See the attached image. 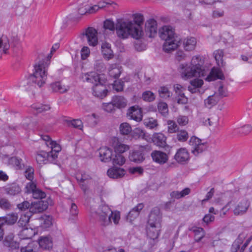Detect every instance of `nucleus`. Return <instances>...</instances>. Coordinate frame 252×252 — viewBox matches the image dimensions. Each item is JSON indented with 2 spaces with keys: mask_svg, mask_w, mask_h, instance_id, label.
<instances>
[{
  "mask_svg": "<svg viewBox=\"0 0 252 252\" xmlns=\"http://www.w3.org/2000/svg\"><path fill=\"white\" fill-rule=\"evenodd\" d=\"M94 217L100 225L103 226H107L111 223V216L95 215H92Z\"/></svg>",
  "mask_w": 252,
  "mask_h": 252,
  "instance_id": "c85d7f7f",
  "label": "nucleus"
},
{
  "mask_svg": "<svg viewBox=\"0 0 252 252\" xmlns=\"http://www.w3.org/2000/svg\"><path fill=\"white\" fill-rule=\"evenodd\" d=\"M158 111L163 115H165L168 112L167 104L163 102H160L158 104Z\"/></svg>",
  "mask_w": 252,
  "mask_h": 252,
  "instance_id": "052dcab7",
  "label": "nucleus"
},
{
  "mask_svg": "<svg viewBox=\"0 0 252 252\" xmlns=\"http://www.w3.org/2000/svg\"><path fill=\"white\" fill-rule=\"evenodd\" d=\"M82 79L84 81H86L88 83H92L94 86L100 83L102 81L100 79V76L99 74L95 72H90L85 74L82 77Z\"/></svg>",
  "mask_w": 252,
  "mask_h": 252,
  "instance_id": "a211bd4d",
  "label": "nucleus"
},
{
  "mask_svg": "<svg viewBox=\"0 0 252 252\" xmlns=\"http://www.w3.org/2000/svg\"><path fill=\"white\" fill-rule=\"evenodd\" d=\"M219 99L217 96L215 95H210L204 100V104L205 106L208 108H212L218 102Z\"/></svg>",
  "mask_w": 252,
  "mask_h": 252,
  "instance_id": "37998d69",
  "label": "nucleus"
},
{
  "mask_svg": "<svg viewBox=\"0 0 252 252\" xmlns=\"http://www.w3.org/2000/svg\"><path fill=\"white\" fill-rule=\"evenodd\" d=\"M17 219L18 215L16 213L9 214L6 216L0 217V223L3 225L5 223L12 225L17 221Z\"/></svg>",
  "mask_w": 252,
  "mask_h": 252,
  "instance_id": "bb28decb",
  "label": "nucleus"
},
{
  "mask_svg": "<svg viewBox=\"0 0 252 252\" xmlns=\"http://www.w3.org/2000/svg\"><path fill=\"white\" fill-rule=\"evenodd\" d=\"M94 67L97 71L99 72L104 71L106 68L105 64L101 60H96L95 62Z\"/></svg>",
  "mask_w": 252,
  "mask_h": 252,
  "instance_id": "680f3d73",
  "label": "nucleus"
},
{
  "mask_svg": "<svg viewBox=\"0 0 252 252\" xmlns=\"http://www.w3.org/2000/svg\"><path fill=\"white\" fill-rule=\"evenodd\" d=\"M49 146H50L51 148V151L48 152V153L50 156L55 155V157H53V160L54 164H57L58 154L61 151V147L58 144L54 141H50Z\"/></svg>",
  "mask_w": 252,
  "mask_h": 252,
  "instance_id": "393cba45",
  "label": "nucleus"
},
{
  "mask_svg": "<svg viewBox=\"0 0 252 252\" xmlns=\"http://www.w3.org/2000/svg\"><path fill=\"white\" fill-rule=\"evenodd\" d=\"M247 234L245 233L240 234L237 239L235 241L232 245V251L236 252L238 250L240 249V245L243 242L244 240L246 238Z\"/></svg>",
  "mask_w": 252,
  "mask_h": 252,
  "instance_id": "58836bf2",
  "label": "nucleus"
},
{
  "mask_svg": "<svg viewBox=\"0 0 252 252\" xmlns=\"http://www.w3.org/2000/svg\"><path fill=\"white\" fill-rule=\"evenodd\" d=\"M14 235L12 233L7 234L3 241L4 245L8 247L11 248H16L18 247V244L13 241Z\"/></svg>",
  "mask_w": 252,
  "mask_h": 252,
  "instance_id": "c9c22d12",
  "label": "nucleus"
},
{
  "mask_svg": "<svg viewBox=\"0 0 252 252\" xmlns=\"http://www.w3.org/2000/svg\"><path fill=\"white\" fill-rule=\"evenodd\" d=\"M54 157L55 155L50 156L48 152H46L44 151H40L37 153L35 156V159L37 162L40 164L46 163V161H48L54 163L53 157Z\"/></svg>",
  "mask_w": 252,
  "mask_h": 252,
  "instance_id": "ddd939ff",
  "label": "nucleus"
},
{
  "mask_svg": "<svg viewBox=\"0 0 252 252\" xmlns=\"http://www.w3.org/2000/svg\"><path fill=\"white\" fill-rule=\"evenodd\" d=\"M196 44V39L189 37L185 39L183 41V47L185 50L189 51L194 49Z\"/></svg>",
  "mask_w": 252,
  "mask_h": 252,
  "instance_id": "473e14b6",
  "label": "nucleus"
},
{
  "mask_svg": "<svg viewBox=\"0 0 252 252\" xmlns=\"http://www.w3.org/2000/svg\"><path fill=\"white\" fill-rule=\"evenodd\" d=\"M144 124L145 126L150 129L154 128L158 126L157 120L153 118H149L144 120Z\"/></svg>",
  "mask_w": 252,
  "mask_h": 252,
  "instance_id": "4d7b16f0",
  "label": "nucleus"
},
{
  "mask_svg": "<svg viewBox=\"0 0 252 252\" xmlns=\"http://www.w3.org/2000/svg\"><path fill=\"white\" fill-rule=\"evenodd\" d=\"M25 192L28 193H32L35 199H43L46 197V193L36 188L33 182L28 183L25 188Z\"/></svg>",
  "mask_w": 252,
  "mask_h": 252,
  "instance_id": "1a4fd4ad",
  "label": "nucleus"
},
{
  "mask_svg": "<svg viewBox=\"0 0 252 252\" xmlns=\"http://www.w3.org/2000/svg\"><path fill=\"white\" fill-rule=\"evenodd\" d=\"M70 213L71 216L72 217V219H74L78 214V210L77 205L74 203H71L70 207Z\"/></svg>",
  "mask_w": 252,
  "mask_h": 252,
  "instance_id": "69168bd1",
  "label": "nucleus"
},
{
  "mask_svg": "<svg viewBox=\"0 0 252 252\" xmlns=\"http://www.w3.org/2000/svg\"><path fill=\"white\" fill-rule=\"evenodd\" d=\"M52 90L54 92H58L61 94L66 92L69 89L68 86L62 85L61 82H56L51 84Z\"/></svg>",
  "mask_w": 252,
  "mask_h": 252,
  "instance_id": "72a5a7b5",
  "label": "nucleus"
},
{
  "mask_svg": "<svg viewBox=\"0 0 252 252\" xmlns=\"http://www.w3.org/2000/svg\"><path fill=\"white\" fill-rule=\"evenodd\" d=\"M235 130L242 135H247L252 132V126L251 125H245L235 129Z\"/></svg>",
  "mask_w": 252,
  "mask_h": 252,
  "instance_id": "49530a36",
  "label": "nucleus"
},
{
  "mask_svg": "<svg viewBox=\"0 0 252 252\" xmlns=\"http://www.w3.org/2000/svg\"><path fill=\"white\" fill-rule=\"evenodd\" d=\"M101 50L102 56L105 59L108 61L113 58L114 55L109 43L106 42L102 43Z\"/></svg>",
  "mask_w": 252,
  "mask_h": 252,
  "instance_id": "412c9836",
  "label": "nucleus"
},
{
  "mask_svg": "<svg viewBox=\"0 0 252 252\" xmlns=\"http://www.w3.org/2000/svg\"><path fill=\"white\" fill-rule=\"evenodd\" d=\"M34 246L33 243H29L27 246L21 248V252H33Z\"/></svg>",
  "mask_w": 252,
  "mask_h": 252,
  "instance_id": "774afa93",
  "label": "nucleus"
},
{
  "mask_svg": "<svg viewBox=\"0 0 252 252\" xmlns=\"http://www.w3.org/2000/svg\"><path fill=\"white\" fill-rule=\"evenodd\" d=\"M158 93L161 97L167 98L170 96L171 93L168 88L165 87H161L158 90Z\"/></svg>",
  "mask_w": 252,
  "mask_h": 252,
  "instance_id": "13d9d810",
  "label": "nucleus"
},
{
  "mask_svg": "<svg viewBox=\"0 0 252 252\" xmlns=\"http://www.w3.org/2000/svg\"><path fill=\"white\" fill-rule=\"evenodd\" d=\"M126 174V171L121 168L112 167L107 171L108 176L113 179H118L123 177Z\"/></svg>",
  "mask_w": 252,
  "mask_h": 252,
  "instance_id": "4be33fe9",
  "label": "nucleus"
},
{
  "mask_svg": "<svg viewBox=\"0 0 252 252\" xmlns=\"http://www.w3.org/2000/svg\"><path fill=\"white\" fill-rule=\"evenodd\" d=\"M129 160L134 162H141L144 160L142 153L139 151H136L131 153L129 156Z\"/></svg>",
  "mask_w": 252,
  "mask_h": 252,
  "instance_id": "a19ab883",
  "label": "nucleus"
},
{
  "mask_svg": "<svg viewBox=\"0 0 252 252\" xmlns=\"http://www.w3.org/2000/svg\"><path fill=\"white\" fill-rule=\"evenodd\" d=\"M153 143L159 147L164 148L167 146L166 137L161 133H155L152 137Z\"/></svg>",
  "mask_w": 252,
  "mask_h": 252,
  "instance_id": "aec40b11",
  "label": "nucleus"
},
{
  "mask_svg": "<svg viewBox=\"0 0 252 252\" xmlns=\"http://www.w3.org/2000/svg\"><path fill=\"white\" fill-rule=\"evenodd\" d=\"M69 123L73 126V127L78 128L79 129H82L83 127V124L81 120L79 119L73 120L69 121Z\"/></svg>",
  "mask_w": 252,
  "mask_h": 252,
  "instance_id": "338daca9",
  "label": "nucleus"
},
{
  "mask_svg": "<svg viewBox=\"0 0 252 252\" xmlns=\"http://www.w3.org/2000/svg\"><path fill=\"white\" fill-rule=\"evenodd\" d=\"M190 192V189L187 188L181 191H173L170 193V195L172 198L180 199L187 195L189 194Z\"/></svg>",
  "mask_w": 252,
  "mask_h": 252,
  "instance_id": "4c0bfd02",
  "label": "nucleus"
},
{
  "mask_svg": "<svg viewBox=\"0 0 252 252\" xmlns=\"http://www.w3.org/2000/svg\"><path fill=\"white\" fill-rule=\"evenodd\" d=\"M103 28L105 30H109L111 31L116 30V24L110 20H106L103 23Z\"/></svg>",
  "mask_w": 252,
  "mask_h": 252,
  "instance_id": "bf43d9fd",
  "label": "nucleus"
},
{
  "mask_svg": "<svg viewBox=\"0 0 252 252\" xmlns=\"http://www.w3.org/2000/svg\"><path fill=\"white\" fill-rule=\"evenodd\" d=\"M167 124L168 125V131L169 133H173L177 132L179 130V127L174 121L168 120Z\"/></svg>",
  "mask_w": 252,
  "mask_h": 252,
  "instance_id": "5fc2aeb1",
  "label": "nucleus"
},
{
  "mask_svg": "<svg viewBox=\"0 0 252 252\" xmlns=\"http://www.w3.org/2000/svg\"><path fill=\"white\" fill-rule=\"evenodd\" d=\"M39 246L44 250H50L53 247V242L50 236H41L38 239Z\"/></svg>",
  "mask_w": 252,
  "mask_h": 252,
  "instance_id": "5701e85b",
  "label": "nucleus"
},
{
  "mask_svg": "<svg viewBox=\"0 0 252 252\" xmlns=\"http://www.w3.org/2000/svg\"><path fill=\"white\" fill-rule=\"evenodd\" d=\"M127 114L131 119L136 122H140L142 119V110L138 107H131L128 110Z\"/></svg>",
  "mask_w": 252,
  "mask_h": 252,
  "instance_id": "6ab92c4d",
  "label": "nucleus"
},
{
  "mask_svg": "<svg viewBox=\"0 0 252 252\" xmlns=\"http://www.w3.org/2000/svg\"><path fill=\"white\" fill-rule=\"evenodd\" d=\"M157 24L154 19H149L145 24V32L149 37H152L157 33Z\"/></svg>",
  "mask_w": 252,
  "mask_h": 252,
  "instance_id": "f8f14e48",
  "label": "nucleus"
},
{
  "mask_svg": "<svg viewBox=\"0 0 252 252\" xmlns=\"http://www.w3.org/2000/svg\"><path fill=\"white\" fill-rule=\"evenodd\" d=\"M153 160L158 163L162 164L167 162L168 160V155L160 151H154L151 154Z\"/></svg>",
  "mask_w": 252,
  "mask_h": 252,
  "instance_id": "2eb2a0df",
  "label": "nucleus"
},
{
  "mask_svg": "<svg viewBox=\"0 0 252 252\" xmlns=\"http://www.w3.org/2000/svg\"><path fill=\"white\" fill-rule=\"evenodd\" d=\"M120 131L123 135H127L131 131V127L130 125L127 123H123L120 126Z\"/></svg>",
  "mask_w": 252,
  "mask_h": 252,
  "instance_id": "3c124183",
  "label": "nucleus"
},
{
  "mask_svg": "<svg viewBox=\"0 0 252 252\" xmlns=\"http://www.w3.org/2000/svg\"><path fill=\"white\" fill-rule=\"evenodd\" d=\"M174 159L177 162L184 164L189 159V153L186 148H180L177 150Z\"/></svg>",
  "mask_w": 252,
  "mask_h": 252,
  "instance_id": "9b49d317",
  "label": "nucleus"
},
{
  "mask_svg": "<svg viewBox=\"0 0 252 252\" xmlns=\"http://www.w3.org/2000/svg\"><path fill=\"white\" fill-rule=\"evenodd\" d=\"M51 58V56L49 55L45 57L42 53L39 54L34 65L33 72L29 77V81L34 83L39 87L45 84Z\"/></svg>",
  "mask_w": 252,
  "mask_h": 252,
  "instance_id": "f257e3e1",
  "label": "nucleus"
},
{
  "mask_svg": "<svg viewBox=\"0 0 252 252\" xmlns=\"http://www.w3.org/2000/svg\"><path fill=\"white\" fill-rule=\"evenodd\" d=\"M162 215L159 209L154 208L149 216L147 235L153 240L157 238L160 233Z\"/></svg>",
  "mask_w": 252,
  "mask_h": 252,
  "instance_id": "39448f33",
  "label": "nucleus"
},
{
  "mask_svg": "<svg viewBox=\"0 0 252 252\" xmlns=\"http://www.w3.org/2000/svg\"><path fill=\"white\" fill-rule=\"evenodd\" d=\"M103 83L102 81L100 83L94 86L93 88L94 95L100 98L105 97L108 92L106 87L103 85Z\"/></svg>",
  "mask_w": 252,
  "mask_h": 252,
  "instance_id": "f3484780",
  "label": "nucleus"
},
{
  "mask_svg": "<svg viewBox=\"0 0 252 252\" xmlns=\"http://www.w3.org/2000/svg\"><path fill=\"white\" fill-rule=\"evenodd\" d=\"M5 192L10 195H16L21 192V189L19 185L13 183L9 185L4 188Z\"/></svg>",
  "mask_w": 252,
  "mask_h": 252,
  "instance_id": "2f4dec72",
  "label": "nucleus"
},
{
  "mask_svg": "<svg viewBox=\"0 0 252 252\" xmlns=\"http://www.w3.org/2000/svg\"><path fill=\"white\" fill-rule=\"evenodd\" d=\"M224 78V77L223 73L219 69L213 68L205 78V80L208 81H212L217 79L223 80Z\"/></svg>",
  "mask_w": 252,
  "mask_h": 252,
  "instance_id": "b1692460",
  "label": "nucleus"
},
{
  "mask_svg": "<svg viewBox=\"0 0 252 252\" xmlns=\"http://www.w3.org/2000/svg\"><path fill=\"white\" fill-rule=\"evenodd\" d=\"M102 215L111 216L112 219L115 224H118L120 219V213L118 211L113 212L106 205H101L97 211L92 213V215Z\"/></svg>",
  "mask_w": 252,
  "mask_h": 252,
  "instance_id": "423d86ee",
  "label": "nucleus"
},
{
  "mask_svg": "<svg viewBox=\"0 0 252 252\" xmlns=\"http://www.w3.org/2000/svg\"><path fill=\"white\" fill-rule=\"evenodd\" d=\"M33 109L36 111L37 113H41L44 111L49 110L50 107L47 105H43L41 104H34L32 106Z\"/></svg>",
  "mask_w": 252,
  "mask_h": 252,
  "instance_id": "864d4df0",
  "label": "nucleus"
},
{
  "mask_svg": "<svg viewBox=\"0 0 252 252\" xmlns=\"http://www.w3.org/2000/svg\"><path fill=\"white\" fill-rule=\"evenodd\" d=\"M134 21H132V24L134 26V28H136L140 32V38L143 35V31L141 25L143 24L144 21V18L143 15L137 13L134 14L132 15Z\"/></svg>",
  "mask_w": 252,
  "mask_h": 252,
  "instance_id": "cd10ccee",
  "label": "nucleus"
},
{
  "mask_svg": "<svg viewBox=\"0 0 252 252\" xmlns=\"http://www.w3.org/2000/svg\"><path fill=\"white\" fill-rule=\"evenodd\" d=\"M8 162L10 164L14 166L17 169H22L25 165L22 159L14 157L9 159Z\"/></svg>",
  "mask_w": 252,
  "mask_h": 252,
  "instance_id": "ea45409f",
  "label": "nucleus"
},
{
  "mask_svg": "<svg viewBox=\"0 0 252 252\" xmlns=\"http://www.w3.org/2000/svg\"><path fill=\"white\" fill-rule=\"evenodd\" d=\"M189 230L194 233V241L196 243L200 242L205 237V232L201 227L193 226Z\"/></svg>",
  "mask_w": 252,
  "mask_h": 252,
  "instance_id": "a878e982",
  "label": "nucleus"
},
{
  "mask_svg": "<svg viewBox=\"0 0 252 252\" xmlns=\"http://www.w3.org/2000/svg\"><path fill=\"white\" fill-rule=\"evenodd\" d=\"M142 99L147 102H152L155 99V94L150 91H147L143 93L142 95Z\"/></svg>",
  "mask_w": 252,
  "mask_h": 252,
  "instance_id": "09e8293b",
  "label": "nucleus"
},
{
  "mask_svg": "<svg viewBox=\"0 0 252 252\" xmlns=\"http://www.w3.org/2000/svg\"><path fill=\"white\" fill-rule=\"evenodd\" d=\"M159 34L160 37L165 41L163 49L166 52L174 50L181 44L180 38L175 35L171 27L163 26L159 30Z\"/></svg>",
  "mask_w": 252,
  "mask_h": 252,
  "instance_id": "7ed1b4c3",
  "label": "nucleus"
},
{
  "mask_svg": "<svg viewBox=\"0 0 252 252\" xmlns=\"http://www.w3.org/2000/svg\"><path fill=\"white\" fill-rule=\"evenodd\" d=\"M133 137L135 139L142 138L143 139H147L146 133L144 130L140 128H135L132 132Z\"/></svg>",
  "mask_w": 252,
  "mask_h": 252,
  "instance_id": "603ef678",
  "label": "nucleus"
},
{
  "mask_svg": "<svg viewBox=\"0 0 252 252\" xmlns=\"http://www.w3.org/2000/svg\"><path fill=\"white\" fill-rule=\"evenodd\" d=\"M34 169L32 167H28L25 171V176L26 178L30 181V182H32V180L33 179Z\"/></svg>",
  "mask_w": 252,
  "mask_h": 252,
  "instance_id": "e2e57ef3",
  "label": "nucleus"
},
{
  "mask_svg": "<svg viewBox=\"0 0 252 252\" xmlns=\"http://www.w3.org/2000/svg\"><path fill=\"white\" fill-rule=\"evenodd\" d=\"M132 21L119 19L116 23V32L117 36L122 39L127 38L131 36L134 38H140V32L136 28H133Z\"/></svg>",
  "mask_w": 252,
  "mask_h": 252,
  "instance_id": "20e7f679",
  "label": "nucleus"
},
{
  "mask_svg": "<svg viewBox=\"0 0 252 252\" xmlns=\"http://www.w3.org/2000/svg\"><path fill=\"white\" fill-rule=\"evenodd\" d=\"M114 165H123L126 161L125 157L120 154H115V157L112 159Z\"/></svg>",
  "mask_w": 252,
  "mask_h": 252,
  "instance_id": "8fccbe9b",
  "label": "nucleus"
},
{
  "mask_svg": "<svg viewBox=\"0 0 252 252\" xmlns=\"http://www.w3.org/2000/svg\"><path fill=\"white\" fill-rule=\"evenodd\" d=\"M250 202L247 199H243L235 206L233 212L235 215H242L247 211Z\"/></svg>",
  "mask_w": 252,
  "mask_h": 252,
  "instance_id": "dca6fc26",
  "label": "nucleus"
},
{
  "mask_svg": "<svg viewBox=\"0 0 252 252\" xmlns=\"http://www.w3.org/2000/svg\"><path fill=\"white\" fill-rule=\"evenodd\" d=\"M48 204L46 201L39 200L32 203L30 207V212L32 214L39 213L46 210Z\"/></svg>",
  "mask_w": 252,
  "mask_h": 252,
  "instance_id": "9d476101",
  "label": "nucleus"
},
{
  "mask_svg": "<svg viewBox=\"0 0 252 252\" xmlns=\"http://www.w3.org/2000/svg\"><path fill=\"white\" fill-rule=\"evenodd\" d=\"M143 207L144 205L142 203L138 204L129 212L127 216V219L129 220L130 221L134 220L139 216L140 211Z\"/></svg>",
  "mask_w": 252,
  "mask_h": 252,
  "instance_id": "7c9ffc66",
  "label": "nucleus"
},
{
  "mask_svg": "<svg viewBox=\"0 0 252 252\" xmlns=\"http://www.w3.org/2000/svg\"><path fill=\"white\" fill-rule=\"evenodd\" d=\"M12 205L10 202L5 198H1L0 199V208L4 210H10L12 207Z\"/></svg>",
  "mask_w": 252,
  "mask_h": 252,
  "instance_id": "6e6d98bb",
  "label": "nucleus"
},
{
  "mask_svg": "<svg viewBox=\"0 0 252 252\" xmlns=\"http://www.w3.org/2000/svg\"><path fill=\"white\" fill-rule=\"evenodd\" d=\"M204 61L200 56H194L191 61L190 65L181 64L180 72L183 78H191L192 77H204L206 75L207 70L203 66Z\"/></svg>",
  "mask_w": 252,
  "mask_h": 252,
  "instance_id": "f03ea898",
  "label": "nucleus"
},
{
  "mask_svg": "<svg viewBox=\"0 0 252 252\" xmlns=\"http://www.w3.org/2000/svg\"><path fill=\"white\" fill-rule=\"evenodd\" d=\"M189 144L192 147L191 151L195 156H197L207 149L205 143L202 142L201 139L194 136L190 137Z\"/></svg>",
  "mask_w": 252,
  "mask_h": 252,
  "instance_id": "6e6552de",
  "label": "nucleus"
},
{
  "mask_svg": "<svg viewBox=\"0 0 252 252\" xmlns=\"http://www.w3.org/2000/svg\"><path fill=\"white\" fill-rule=\"evenodd\" d=\"M9 47V41L7 36L2 35L0 38V51H2L4 53L6 54Z\"/></svg>",
  "mask_w": 252,
  "mask_h": 252,
  "instance_id": "e433bc0d",
  "label": "nucleus"
},
{
  "mask_svg": "<svg viewBox=\"0 0 252 252\" xmlns=\"http://www.w3.org/2000/svg\"><path fill=\"white\" fill-rule=\"evenodd\" d=\"M33 236L32 229L28 228H24L20 231L19 236L23 239H29L32 238Z\"/></svg>",
  "mask_w": 252,
  "mask_h": 252,
  "instance_id": "a18cd8bd",
  "label": "nucleus"
},
{
  "mask_svg": "<svg viewBox=\"0 0 252 252\" xmlns=\"http://www.w3.org/2000/svg\"><path fill=\"white\" fill-rule=\"evenodd\" d=\"M115 153L118 152L119 154L123 153L129 150V146L127 145L117 142L114 145Z\"/></svg>",
  "mask_w": 252,
  "mask_h": 252,
  "instance_id": "de8ad7c7",
  "label": "nucleus"
},
{
  "mask_svg": "<svg viewBox=\"0 0 252 252\" xmlns=\"http://www.w3.org/2000/svg\"><path fill=\"white\" fill-rule=\"evenodd\" d=\"M82 40H87L89 45L94 47L98 44L97 31L93 27H89L81 34Z\"/></svg>",
  "mask_w": 252,
  "mask_h": 252,
  "instance_id": "0eeeda50",
  "label": "nucleus"
},
{
  "mask_svg": "<svg viewBox=\"0 0 252 252\" xmlns=\"http://www.w3.org/2000/svg\"><path fill=\"white\" fill-rule=\"evenodd\" d=\"M121 67L117 64H110L108 69L109 76L114 78H118L121 73Z\"/></svg>",
  "mask_w": 252,
  "mask_h": 252,
  "instance_id": "c756f323",
  "label": "nucleus"
},
{
  "mask_svg": "<svg viewBox=\"0 0 252 252\" xmlns=\"http://www.w3.org/2000/svg\"><path fill=\"white\" fill-rule=\"evenodd\" d=\"M112 101L114 106L118 108H125L127 104L126 100L121 96H115L113 97Z\"/></svg>",
  "mask_w": 252,
  "mask_h": 252,
  "instance_id": "f704fd0d",
  "label": "nucleus"
},
{
  "mask_svg": "<svg viewBox=\"0 0 252 252\" xmlns=\"http://www.w3.org/2000/svg\"><path fill=\"white\" fill-rule=\"evenodd\" d=\"M177 123L181 126H185L189 123V118L187 116H179L177 119Z\"/></svg>",
  "mask_w": 252,
  "mask_h": 252,
  "instance_id": "0e129e2a",
  "label": "nucleus"
},
{
  "mask_svg": "<svg viewBox=\"0 0 252 252\" xmlns=\"http://www.w3.org/2000/svg\"><path fill=\"white\" fill-rule=\"evenodd\" d=\"M189 137V133L186 130H178L176 134V139L178 141L184 142L187 141Z\"/></svg>",
  "mask_w": 252,
  "mask_h": 252,
  "instance_id": "c03bdc74",
  "label": "nucleus"
},
{
  "mask_svg": "<svg viewBox=\"0 0 252 252\" xmlns=\"http://www.w3.org/2000/svg\"><path fill=\"white\" fill-rule=\"evenodd\" d=\"M99 156L101 161L105 162L110 161L113 156V150L108 147L100 148L99 150Z\"/></svg>",
  "mask_w": 252,
  "mask_h": 252,
  "instance_id": "4468645a",
  "label": "nucleus"
},
{
  "mask_svg": "<svg viewBox=\"0 0 252 252\" xmlns=\"http://www.w3.org/2000/svg\"><path fill=\"white\" fill-rule=\"evenodd\" d=\"M40 226L43 228L49 227L52 224V218L49 216H43L39 219Z\"/></svg>",
  "mask_w": 252,
  "mask_h": 252,
  "instance_id": "79ce46f5",
  "label": "nucleus"
}]
</instances>
